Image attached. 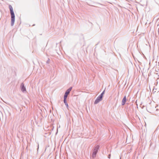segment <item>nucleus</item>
I'll return each instance as SVG.
<instances>
[{"mask_svg": "<svg viewBox=\"0 0 159 159\" xmlns=\"http://www.w3.org/2000/svg\"><path fill=\"white\" fill-rule=\"evenodd\" d=\"M20 86L21 87V90L22 91L24 92L25 91H26V89L25 87L24 86V84L23 83H22L21 84Z\"/></svg>", "mask_w": 159, "mask_h": 159, "instance_id": "nucleus-4", "label": "nucleus"}, {"mask_svg": "<svg viewBox=\"0 0 159 159\" xmlns=\"http://www.w3.org/2000/svg\"><path fill=\"white\" fill-rule=\"evenodd\" d=\"M99 148V145H97L94 148L93 151V153L92 155V157L93 158H94L96 157V154L98 152Z\"/></svg>", "mask_w": 159, "mask_h": 159, "instance_id": "nucleus-2", "label": "nucleus"}, {"mask_svg": "<svg viewBox=\"0 0 159 159\" xmlns=\"http://www.w3.org/2000/svg\"><path fill=\"white\" fill-rule=\"evenodd\" d=\"M126 97L125 96H124V97L122 101V105H124L125 104L126 102Z\"/></svg>", "mask_w": 159, "mask_h": 159, "instance_id": "nucleus-5", "label": "nucleus"}, {"mask_svg": "<svg viewBox=\"0 0 159 159\" xmlns=\"http://www.w3.org/2000/svg\"><path fill=\"white\" fill-rule=\"evenodd\" d=\"M64 103H65V104L66 103H67V102H66V99H64Z\"/></svg>", "mask_w": 159, "mask_h": 159, "instance_id": "nucleus-9", "label": "nucleus"}, {"mask_svg": "<svg viewBox=\"0 0 159 159\" xmlns=\"http://www.w3.org/2000/svg\"><path fill=\"white\" fill-rule=\"evenodd\" d=\"M71 89H72V87L70 88L69 89L66 90V92L65 93V94L68 95L70 93V91H71Z\"/></svg>", "mask_w": 159, "mask_h": 159, "instance_id": "nucleus-6", "label": "nucleus"}, {"mask_svg": "<svg viewBox=\"0 0 159 159\" xmlns=\"http://www.w3.org/2000/svg\"><path fill=\"white\" fill-rule=\"evenodd\" d=\"M9 7L10 9L11 14V25H13L15 22V16L13 11V8L12 6L11 5H9Z\"/></svg>", "mask_w": 159, "mask_h": 159, "instance_id": "nucleus-1", "label": "nucleus"}, {"mask_svg": "<svg viewBox=\"0 0 159 159\" xmlns=\"http://www.w3.org/2000/svg\"><path fill=\"white\" fill-rule=\"evenodd\" d=\"M104 93H105V90H104L102 92V93L101 94V95H99L100 96V97L101 98H102V97H103V95L104 94Z\"/></svg>", "mask_w": 159, "mask_h": 159, "instance_id": "nucleus-7", "label": "nucleus"}, {"mask_svg": "<svg viewBox=\"0 0 159 159\" xmlns=\"http://www.w3.org/2000/svg\"><path fill=\"white\" fill-rule=\"evenodd\" d=\"M68 95L65 94V95L64 96V99H66Z\"/></svg>", "mask_w": 159, "mask_h": 159, "instance_id": "nucleus-8", "label": "nucleus"}, {"mask_svg": "<svg viewBox=\"0 0 159 159\" xmlns=\"http://www.w3.org/2000/svg\"><path fill=\"white\" fill-rule=\"evenodd\" d=\"M102 98H101L100 96H99L96 99V100L94 102L95 104H97L98 103L99 101H101L102 99Z\"/></svg>", "mask_w": 159, "mask_h": 159, "instance_id": "nucleus-3", "label": "nucleus"}, {"mask_svg": "<svg viewBox=\"0 0 159 159\" xmlns=\"http://www.w3.org/2000/svg\"><path fill=\"white\" fill-rule=\"evenodd\" d=\"M65 105H66V107H67V108H68V105L67 103H66L65 104Z\"/></svg>", "mask_w": 159, "mask_h": 159, "instance_id": "nucleus-10", "label": "nucleus"}]
</instances>
